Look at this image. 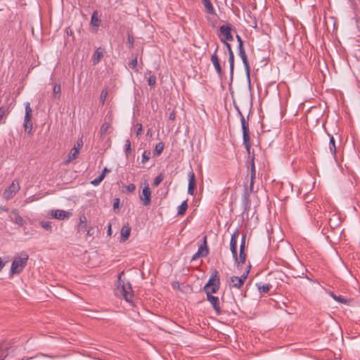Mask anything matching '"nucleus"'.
<instances>
[{
	"label": "nucleus",
	"mask_w": 360,
	"mask_h": 360,
	"mask_svg": "<svg viewBox=\"0 0 360 360\" xmlns=\"http://www.w3.org/2000/svg\"><path fill=\"white\" fill-rule=\"evenodd\" d=\"M124 274V271L119 274L117 277V287L115 290L117 296H120L124 298L127 302H131L134 294L130 283H125L122 280V276Z\"/></svg>",
	"instance_id": "obj_1"
},
{
	"label": "nucleus",
	"mask_w": 360,
	"mask_h": 360,
	"mask_svg": "<svg viewBox=\"0 0 360 360\" xmlns=\"http://www.w3.org/2000/svg\"><path fill=\"white\" fill-rule=\"evenodd\" d=\"M220 288V277L219 272L217 269H213L208 281L202 288V291L205 293L217 292Z\"/></svg>",
	"instance_id": "obj_2"
},
{
	"label": "nucleus",
	"mask_w": 360,
	"mask_h": 360,
	"mask_svg": "<svg viewBox=\"0 0 360 360\" xmlns=\"http://www.w3.org/2000/svg\"><path fill=\"white\" fill-rule=\"evenodd\" d=\"M251 269V264L248 263L247 266V269L240 276H231L228 281L229 287L240 289L245 283L247 280L248 276Z\"/></svg>",
	"instance_id": "obj_3"
},
{
	"label": "nucleus",
	"mask_w": 360,
	"mask_h": 360,
	"mask_svg": "<svg viewBox=\"0 0 360 360\" xmlns=\"http://www.w3.org/2000/svg\"><path fill=\"white\" fill-rule=\"evenodd\" d=\"M29 256L27 254H24L23 257H18L13 259L11 264L10 276L14 274H20L26 266Z\"/></svg>",
	"instance_id": "obj_4"
},
{
	"label": "nucleus",
	"mask_w": 360,
	"mask_h": 360,
	"mask_svg": "<svg viewBox=\"0 0 360 360\" xmlns=\"http://www.w3.org/2000/svg\"><path fill=\"white\" fill-rule=\"evenodd\" d=\"M231 30L232 28L229 24L226 23L220 26L217 35L222 43L226 44V42L233 40V37L231 32Z\"/></svg>",
	"instance_id": "obj_5"
},
{
	"label": "nucleus",
	"mask_w": 360,
	"mask_h": 360,
	"mask_svg": "<svg viewBox=\"0 0 360 360\" xmlns=\"http://www.w3.org/2000/svg\"><path fill=\"white\" fill-rule=\"evenodd\" d=\"M25 114L24 117L23 127L27 134H31L32 131L33 124L31 120L32 117V110L29 102L25 103Z\"/></svg>",
	"instance_id": "obj_6"
},
{
	"label": "nucleus",
	"mask_w": 360,
	"mask_h": 360,
	"mask_svg": "<svg viewBox=\"0 0 360 360\" xmlns=\"http://www.w3.org/2000/svg\"><path fill=\"white\" fill-rule=\"evenodd\" d=\"M20 188L19 181L14 179L11 185L4 190L3 193L4 198L7 200H11L18 193Z\"/></svg>",
	"instance_id": "obj_7"
},
{
	"label": "nucleus",
	"mask_w": 360,
	"mask_h": 360,
	"mask_svg": "<svg viewBox=\"0 0 360 360\" xmlns=\"http://www.w3.org/2000/svg\"><path fill=\"white\" fill-rule=\"evenodd\" d=\"M207 236H203L202 243L198 247L197 252L193 255L191 261H195L200 257H205L208 255L209 248L207 247Z\"/></svg>",
	"instance_id": "obj_8"
},
{
	"label": "nucleus",
	"mask_w": 360,
	"mask_h": 360,
	"mask_svg": "<svg viewBox=\"0 0 360 360\" xmlns=\"http://www.w3.org/2000/svg\"><path fill=\"white\" fill-rule=\"evenodd\" d=\"M215 292H207L206 294L207 300L210 302L212 307L214 308L217 315L222 314V310L220 306V300L218 297L213 295Z\"/></svg>",
	"instance_id": "obj_9"
},
{
	"label": "nucleus",
	"mask_w": 360,
	"mask_h": 360,
	"mask_svg": "<svg viewBox=\"0 0 360 360\" xmlns=\"http://www.w3.org/2000/svg\"><path fill=\"white\" fill-rule=\"evenodd\" d=\"M241 124L243 129V139L245 148L248 151L250 150V131L248 123L245 121V117L241 116Z\"/></svg>",
	"instance_id": "obj_10"
},
{
	"label": "nucleus",
	"mask_w": 360,
	"mask_h": 360,
	"mask_svg": "<svg viewBox=\"0 0 360 360\" xmlns=\"http://www.w3.org/2000/svg\"><path fill=\"white\" fill-rule=\"evenodd\" d=\"M248 170L250 172V190L252 191L255 180L256 178V169L255 164V159L248 160L246 162Z\"/></svg>",
	"instance_id": "obj_11"
},
{
	"label": "nucleus",
	"mask_w": 360,
	"mask_h": 360,
	"mask_svg": "<svg viewBox=\"0 0 360 360\" xmlns=\"http://www.w3.org/2000/svg\"><path fill=\"white\" fill-rule=\"evenodd\" d=\"M239 236V230L236 229L231 235L230 240V250L233 255V259H236L237 252V240Z\"/></svg>",
	"instance_id": "obj_12"
},
{
	"label": "nucleus",
	"mask_w": 360,
	"mask_h": 360,
	"mask_svg": "<svg viewBox=\"0 0 360 360\" xmlns=\"http://www.w3.org/2000/svg\"><path fill=\"white\" fill-rule=\"evenodd\" d=\"M140 199L143 202L144 206H148L150 204L151 191L148 185H146L143 187L142 194L140 195Z\"/></svg>",
	"instance_id": "obj_13"
},
{
	"label": "nucleus",
	"mask_w": 360,
	"mask_h": 360,
	"mask_svg": "<svg viewBox=\"0 0 360 360\" xmlns=\"http://www.w3.org/2000/svg\"><path fill=\"white\" fill-rule=\"evenodd\" d=\"M50 215L52 218L63 220L68 219L72 215V213L62 210H52Z\"/></svg>",
	"instance_id": "obj_14"
},
{
	"label": "nucleus",
	"mask_w": 360,
	"mask_h": 360,
	"mask_svg": "<svg viewBox=\"0 0 360 360\" xmlns=\"http://www.w3.org/2000/svg\"><path fill=\"white\" fill-rule=\"evenodd\" d=\"M196 188V179L193 171L188 173V193L193 195Z\"/></svg>",
	"instance_id": "obj_15"
},
{
	"label": "nucleus",
	"mask_w": 360,
	"mask_h": 360,
	"mask_svg": "<svg viewBox=\"0 0 360 360\" xmlns=\"http://www.w3.org/2000/svg\"><path fill=\"white\" fill-rule=\"evenodd\" d=\"M217 49H218V47L216 48L214 53L212 55L211 61H212L216 71L217 72L218 75H221L222 70H221V65L219 63V58L217 55Z\"/></svg>",
	"instance_id": "obj_16"
},
{
	"label": "nucleus",
	"mask_w": 360,
	"mask_h": 360,
	"mask_svg": "<svg viewBox=\"0 0 360 360\" xmlns=\"http://www.w3.org/2000/svg\"><path fill=\"white\" fill-rule=\"evenodd\" d=\"M246 257L245 250H240L239 256L236 253V259H234V261L238 269L242 268L243 265L245 263Z\"/></svg>",
	"instance_id": "obj_17"
},
{
	"label": "nucleus",
	"mask_w": 360,
	"mask_h": 360,
	"mask_svg": "<svg viewBox=\"0 0 360 360\" xmlns=\"http://www.w3.org/2000/svg\"><path fill=\"white\" fill-rule=\"evenodd\" d=\"M104 53H105L104 49H102L101 47L98 48L95 51L94 55L92 56L91 60H92L93 63L94 65L98 64L101 61V58L103 57Z\"/></svg>",
	"instance_id": "obj_18"
},
{
	"label": "nucleus",
	"mask_w": 360,
	"mask_h": 360,
	"mask_svg": "<svg viewBox=\"0 0 360 360\" xmlns=\"http://www.w3.org/2000/svg\"><path fill=\"white\" fill-rule=\"evenodd\" d=\"M131 227L127 224L126 225H124L121 229V238L120 242H125L128 238H129L130 233H131Z\"/></svg>",
	"instance_id": "obj_19"
},
{
	"label": "nucleus",
	"mask_w": 360,
	"mask_h": 360,
	"mask_svg": "<svg viewBox=\"0 0 360 360\" xmlns=\"http://www.w3.org/2000/svg\"><path fill=\"white\" fill-rule=\"evenodd\" d=\"M87 221L85 215L81 214L79 216V223L77 225V232H84L86 230Z\"/></svg>",
	"instance_id": "obj_20"
},
{
	"label": "nucleus",
	"mask_w": 360,
	"mask_h": 360,
	"mask_svg": "<svg viewBox=\"0 0 360 360\" xmlns=\"http://www.w3.org/2000/svg\"><path fill=\"white\" fill-rule=\"evenodd\" d=\"M256 286L261 294H266L272 288V285L269 283H257Z\"/></svg>",
	"instance_id": "obj_21"
},
{
	"label": "nucleus",
	"mask_w": 360,
	"mask_h": 360,
	"mask_svg": "<svg viewBox=\"0 0 360 360\" xmlns=\"http://www.w3.org/2000/svg\"><path fill=\"white\" fill-rule=\"evenodd\" d=\"M83 146V142L82 140H79L77 142V145L74 146V148L71 150L70 156H72V158H76L79 153V150L82 148ZM71 158V157H69Z\"/></svg>",
	"instance_id": "obj_22"
},
{
	"label": "nucleus",
	"mask_w": 360,
	"mask_h": 360,
	"mask_svg": "<svg viewBox=\"0 0 360 360\" xmlns=\"http://www.w3.org/2000/svg\"><path fill=\"white\" fill-rule=\"evenodd\" d=\"M12 213L13 214H15V218L13 219V221L20 226H23L24 224H25V221L22 219V217H21L19 214H18V212L17 210H13L12 211Z\"/></svg>",
	"instance_id": "obj_23"
},
{
	"label": "nucleus",
	"mask_w": 360,
	"mask_h": 360,
	"mask_svg": "<svg viewBox=\"0 0 360 360\" xmlns=\"http://www.w3.org/2000/svg\"><path fill=\"white\" fill-rule=\"evenodd\" d=\"M202 4L205 8L206 12L210 14H214V8L210 0H202Z\"/></svg>",
	"instance_id": "obj_24"
},
{
	"label": "nucleus",
	"mask_w": 360,
	"mask_h": 360,
	"mask_svg": "<svg viewBox=\"0 0 360 360\" xmlns=\"http://www.w3.org/2000/svg\"><path fill=\"white\" fill-rule=\"evenodd\" d=\"M329 295L337 302L342 303V304H347L349 303V300L346 298H344L341 295H336L334 294L332 291H328Z\"/></svg>",
	"instance_id": "obj_25"
},
{
	"label": "nucleus",
	"mask_w": 360,
	"mask_h": 360,
	"mask_svg": "<svg viewBox=\"0 0 360 360\" xmlns=\"http://www.w3.org/2000/svg\"><path fill=\"white\" fill-rule=\"evenodd\" d=\"M250 192H251L250 191V192L248 191L247 187L245 188L244 192L243 194V202L245 207L250 206Z\"/></svg>",
	"instance_id": "obj_26"
},
{
	"label": "nucleus",
	"mask_w": 360,
	"mask_h": 360,
	"mask_svg": "<svg viewBox=\"0 0 360 360\" xmlns=\"http://www.w3.org/2000/svg\"><path fill=\"white\" fill-rule=\"evenodd\" d=\"M333 218L328 219V225L330 226V227L331 229H334L340 224L339 218L338 217V216L336 214H333Z\"/></svg>",
	"instance_id": "obj_27"
},
{
	"label": "nucleus",
	"mask_w": 360,
	"mask_h": 360,
	"mask_svg": "<svg viewBox=\"0 0 360 360\" xmlns=\"http://www.w3.org/2000/svg\"><path fill=\"white\" fill-rule=\"evenodd\" d=\"M188 209V203L186 200H184L181 202V204L178 207V215L182 216L184 215Z\"/></svg>",
	"instance_id": "obj_28"
},
{
	"label": "nucleus",
	"mask_w": 360,
	"mask_h": 360,
	"mask_svg": "<svg viewBox=\"0 0 360 360\" xmlns=\"http://www.w3.org/2000/svg\"><path fill=\"white\" fill-rule=\"evenodd\" d=\"M164 143L162 142H159L155 148V150L153 151V155L155 156H159L161 153L162 152L164 149Z\"/></svg>",
	"instance_id": "obj_29"
},
{
	"label": "nucleus",
	"mask_w": 360,
	"mask_h": 360,
	"mask_svg": "<svg viewBox=\"0 0 360 360\" xmlns=\"http://www.w3.org/2000/svg\"><path fill=\"white\" fill-rule=\"evenodd\" d=\"M51 224H52L51 221H41L39 222V225L45 230L48 231L49 233L52 232Z\"/></svg>",
	"instance_id": "obj_30"
},
{
	"label": "nucleus",
	"mask_w": 360,
	"mask_h": 360,
	"mask_svg": "<svg viewBox=\"0 0 360 360\" xmlns=\"http://www.w3.org/2000/svg\"><path fill=\"white\" fill-rule=\"evenodd\" d=\"M101 20L98 18L97 12L95 11L91 18V24L94 27H99L100 26Z\"/></svg>",
	"instance_id": "obj_31"
},
{
	"label": "nucleus",
	"mask_w": 360,
	"mask_h": 360,
	"mask_svg": "<svg viewBox=\"0 0 360 360\" xmlns=\"http://www.w3.org/2000/svg\"><path fill=\"white\" fill-rule=\"evenodd\" d=\"M329 149L330 150L332 155H336V146H335V141L333 136L330 138V142H329Z\"/></svg>",
	"instance_id": "obj_32"
},
{
	"label": "nucleus",
	"mask_w": 360,
	"mask_h": 360,
	"mask_svg": "<svg viewBox=\"0 0 360 360\" xmlns=\"http://www.w3.org/2000/svg\"><path fill=\"white\" fill-rule=\"evenodd\" d=\"M61 88L59 84H55L53 89V96L55 99H58L60 96Z\"/></svg>",
	"instance_id": "obj_33"
},
{
	"label": "nucleus",
	"mask_w": 360,
	"mask_h": 360,
	"mask_svg": "<svg viewBox=\"0 0 360 360\" xmlns=\"http://www.w3.org/2000/svg\"><path fill=\"white\" fill-rule=\"evenodd\" d=\"M110 128V124L109 123H108V122L103 123L102 124V126L101 127V130H100L101 136L105 135L108 131Z\"/></svg>",
	"instance_id": "obj_34"
},
{
	"label": "nucleus",
	"mask_w": 360,
	"mask_h": 360,
	"mask_svg": "<svg viewBox=\"0 0 360 360\" xmlns=\"http://www.w3.org/2000/svg\"><path fill=\"white\" fill-rule=\"evenodd\" d=\"M163 179H164V174L162 173H160L154 179L153 185L154 186H158L162 181Z\"/></svg>",
	"instance_id": "obj_35"
},
{
	"label": "nucleus",
	"mask_w": 360,
	"mask_h": 360,
	"mask_svg": "<svg viewBox=\"0 0 360 360\" xmlns=\"http://www.w3.org/2000/svg\"><path fill=\"white\" fill-rule=\"evenodd\" d=\"M108 90L107 89H104L102 90V91L101 92V95H100V102L101 103L102 105L104 104L105 100H106V98L108 96Z\"/></svg>",
	"instance_id": "obj_36"
},
{
	"label": "nucleus",
	"mask_w": 360,
	"mask_h": 360,
	"mask_svg": "<svg viewBox=\"0 0 360 360\" xmlns=\"http://www.w3.org/2000/svg\"><path fill=\"white\" fill-rule=\"evenodd\" d=\"M239 55L245 65H248V58L244 48L239 49Z\"/></svg>",
	"instance_id": "obj_37"
},
{
	"label": "nucleus",
	"mask_w": 360,
	"mask_h": 360,
	"mask_svg": "<svg viewBox=\"0 0 360 360\" xmlns=\"http://www.w3.org/2000/svg\"><path fill=\"white\" fill-rule=\"evenodd\" d=\"M124 150L126 151V156L128 157L130 155V151H131V143H130L129 140H127L125 141Z\"/></svg>",
	"instance_id": "obj_38"
},
{
	"label": "nucleus",
	"mask_w": 360,
	"mask_h": 360,
	"mask_svg": "<svg viewBox=\"0 0 360 360\" xmlns=\"http://www.w3.org/2000/svg\"><path fill=\"white\" fill-rule=\"evenodd\" d=\"M245 240H246V233H244L242 236L240 245V250H245Z\"/></svg>",
	"instance_id": "obj_39"
},
{
	"label": "nucleus",
	"mask_w": 360,
	"mask_h": 360,
	"mask_svg": "<svg viewBox=\"0 0 360 360\" xmlns=\"http://www.w3.org/2000/svg\"><path fill=\"white\" fill-rule=\"evenodd\" d=\"M136 134L137 136H139L142 134L143 127L141 124H136L135 126Z\"/></svg>",
	"instance_id": "obj_40"
},
{
	"label": "nucleus",
	"mask_w": 360,
	"mask_h": 360,
	"mask_svg": "<svg viewBox=\"0 0 360 360\" xmlns=\"http://www.w3.org/2000/svg\"><path fill=\"white\" fill-rule=\"evenodd\" d=\"M229 63H230L231 72H233V66H234V55H233V53H231V54L229 55Z\"/></svg>",
	"instance_id": "obj_41"
},
{
	"label": "nucleus",
	"mask_w": 360,
	"mask_h": 360,
	"mask_svg": "<svg viewBox=\"0 0 360 360\" xmlns=\"http://www.w3.org/2000/svg\"><path fill=\"white\" fill-rule=\"evenodd\" d=\"M148 84L150 86H154L155 85V83H156V78L154 75H151L148 78Z\"/></svg>",
	"instance_id": "obj_42"
},
{
	"label": "nucleus",
	"mask_w": 360,
	"mask_h": 360,
	"mask_svg": "<svg viewBox=\"0 0 360 360\" xmlns=\"http://www.w3.org/2000/svg\"><path fill=\"white\" fill-rule=\"evenodd\" d=\"M110 172V169H108L107 167H104L101 174L98 176L101 179H104L105 175L107 173H109Z\"/></svg>",
	"instance_id": "obj_43"
},
{
	"label": "nucleus",
	"mask_w": 360,
	"mask_h": 360,
	"mask_svg": "<svg viewBox=\"0 0 360 360\" xmlns=\"http://www.w3.org/2000/svg\"><path fill=\"white\" fill-rule=\"evenodd\" d=\"M102 181H103V179H101L99 176H98L97 178L92 180L91 181V184L92 185H94V186H98Z\"/></svg>",
	"instance_id": "obj_44"
},
{
	"label": "nucleus",
	"mask_w": 360,
	"mask_h": 360,
	"mask_svg": "<svg viewBox=\"0 0 360 360\" xmlns=\"http://www.w3.org/2000/svg\"><path fill=\"white\" fill-rule=\"evenodd\" d=\"M120 199L119 198L114 199L113 209L114 210L118 209V208H120Z\"/></svg>",
	"instance_id": "obj_45"
},
{
	"label": "nucleus",
	"mask_w": 360,
	"mask_h": 360,
	"mask_svg": "<svg viewBox=\"0 0 360 360\" xmlns=\"http://www.w3.org/2000/svg\"><path fill=\"white\" fill-rule=\"evenodd\" d=\"M126 189L127 190V191H129L130 193L133 192L136 189V186L134 184H129V185H127L126 186Z\"/></svg>",
	"instance_id": "obj_46"
},
{
	"label": "nucleus",
	"mask_w": 360,
	"mask_h": 360,
	"mask_svg": "<svg viewBox=\"0 0 360 360\" xmlns=\"http://www.w3.org/2000/svg\"><path fill=\"white\" fill-rule=\"evenodd\" d=\"M7 113L8 112L6 109L0 108V124L1 123V120L3 117L5 116Z\"/></svg>",
	"instance_id": "obj_47"
},
{
	"label": "nucleus",
	"mask_w": 360,
	"mask_h": 360,
	"mask_svg": "<svg viewBox=\"0 0 360 360\" xmlns=\"http://www.w3.org/2000/svg\"><path fill=\"white\" fill-rule=\"evenodd\" d=\"M129 65L131 68L136 69L137 65V58H135L133 59Z\"/></svg>",
	"instance_id": "obj_48"
},
{
	"label": "nucleus",
	"mask_w": 360,
	"mask_h": 360,
	"mask_svg": "<svg viewBox=\"0 0 360 360\" xmlns=\"http://www.w3.org/2000/svg\"><path fill=\"white\" fill-rule=\"evenodd\" d=\"M236 39L238 42V49H243V40L241 39V37L239 36V35H236Z\"/></svg>",
	"instance_id": "obj_49"
},
{
	"label": "nucleus",
	"mask_w": 360,
	"mask_h": 360,
	"mask_svg": "<svg viewBox=\"0 0 360 360\" xmlns=\"http://www.w3.org/2000/svg\"><path fill=\"white\" fill-rule=\"evenodd\" d=\"M75 159H65L61 163L60 165H67L69 163L72 162Z\"/></svg>",
	"instance_id": "obj_50"
},
{
	"label": "nucleus",
	"mask_w": 360,
	"mask_h": 360,
	"mask_svg": "<svg viewBox=\"0 0 360 360\" xmlns=\"http://www.w3.org/2000/svg\"><path fill=\"white\" fill-rule=\"evenodd\" d=\"M227 50H228V52H229V55L231 54V53H233V51H232V49H231V45L229 44V41L226 42V44H224Z\"/></svg>",
	"instance_id": "obj_51"
},
{
	"label": "nucleus",
	"mask_w": 360,
	"mask_h": 360,
	"mask_svg": "<svg viewBox=\"0 0 360 360\" xmlns=\"http://www.w3.org/2000/svg\"><path fill=\"white\" fill-rule=\"evenodd\" d=\"M6 357V354H5L3 349L0 348V360H4Z\"/></svg>",
	"instance_id": "obj_52"
},
{
	"label": "nucleus",
	"mask_w": 360,
	"mask_h": 360,
	"mask_svg": "<svg viewBox=\"0 0 360 360\" xmlns=\"http://www.w3.org/2000/svg\"><path fill=\"white\" fill-rule=\"evenodd\" d=\"M94 233V229L93 228H89V229L87 230V233H86V235L89 236H93Z\"/></svg>",
	"instance_id": "obj_53"
},
{
	"label": "nucleus",
	"mask_w": 360,
	"mask_h": 360,
	"mask_svg": "<svg viewBox=\"0 0 360 360\" xmlns=\"http://www.w3.org/2000/svg\"><path fill=\"white\" fill-rule=\"evenodd\" d=\"M107 234H108V236H111V234H112L111 224L108 225Z\"/></svg>",
	"instance_id": "obj_54"
},
{
	"label": "nucleus",
	"mask_w": 360,
	"mask_h": 360,
	"mask_svg": "<svg viewBox=\"0 0 360 360\" xmlns=\"http://www.w3.org/2000/svg\"><path fill=\"white\" fill-rule=\"evenodd\" d=\"M304 200H305L306 203H309L310 202V199H309V196H306L304 198Z\"/></svg>",
	"instance_id": "obj_55"
},
{
	"label": "nucleus",
	"mask_w": 360,
	"mask_h": 360,
	"mask_svg": "<svg viewBox=\"0 0 360 360\" xmlns=\"http://www.w3.org/2000/svg\"><path fill=\"white\" fill-rule=\"evenodd\" d=\"M128 40H129V41L130 43H132V42H133V37H132L129 36V37H128Z\"/></svg>",
	"instance_id": "obj_56"
},
{
	"label": "nucleus",
	"mask_w": 360,
	"mask_h": 360,
	"mask_svg": "<svg viewBox=\"0 0 360 360\" xmlns=\"http://www.w3.org/2000/svg\"><path fill=\"white\" fill-rule=\"evenodd\" d=\"M149 159H141V162L145 164Z\"/></svg>",
	"instance_id": "obj_57"
},
{
	"label": "nucleus",
	"mask_w": 360,
	"mask_h": 360,
	"mask_svg": "<svg viewBox=\"0 0 360 360\" xmlns=\"http://www.w3.org/2000/svg\"><path fill=\"white\" fill-rule=\"evenodd\" d=\"M169 118H170L171 120H174V115L171 114V115H170V116H169Z\"/></svg>",
	"instance_id": "obj_58"
},
{
	"label": "nucleus",
	"mask_w": 360,
	"mask_h": 360,
	"mask_svg": "<svg viewBox=\"0 0 360 360\" xmlns=\"http://www.w3.org/2000/svg\"><path fill=\"white\" fill-rule=\"evenodd\" d=\"M336 164L339 166L340 163L338 158L335 159Z\"/></svg>",
	"instance_id": "obj_59"
},
{
	"label": "nucleus",
	"mask_w": 360,
	"mask_h": 360,
	"mask_svg": "<svg viewBox=\"0 0 360 360\" xmlns=\"http://www.w3.org/2000/svg\"><path fill=\"white\" fill-rule=\"evenodd\" d=\"M1 210H4V211H8V209L6 208L5 207H1Z\"/></svg>",
	"instance_id": "obj_60"
},
{
	"label": "nucleus",
	"mask_w": 360,
	"mask_h": 360,
	"mask_svg": "<svg viewBox=\"0 0 360 360\" xmlns=\"http://www.w3.org/2000/svg\"><path fill=\"white\" fill-rule=\"evenodd\" d=\"M146 158V156H145V153H144L143 155V158Z\"/></svg>",
	"instance_id": "obj_61"
}]
</instances>
